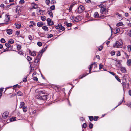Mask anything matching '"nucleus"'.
I'll list each match as a JSON object with an SVG mask.
<instances>
[{
    "instance_id": "f257e3e1",
    "label": "nucleus",
    "mask_w": 131,
    "mask_h": 131,
    "mask_svg": "<svg viewBox=\"0 0 131 131\" xmlns=\"http://www.w3.org/2000/svg\"><path fill=\"white\" fill-rule=\"evenodd\" d=\"M45 51V49H42L41 50V51L39 52V54L37 56L36 58L35 59L34 62L33 64V66L35 67L37 66V64L40 60L42 55V54H41V55H40L41 53H43Z\"/></svg>"
},
{
    "instance_id": "f03ea898",
    "label": "nucleus",
    "mask_w": 131,
    "mask_h": 131,
    "mask_svg": "<svg viewBox=\"0 0 131 131\" xmlns=\"http://www.w3.org/2000/svg\"><path fill=\"white\" fill-rule=\"evenodd\" d=\"M123 43L122 40H119L118 41L116 42L115 45H113L114 47L115 46L117 48H122V45Z\"/></svg>"
},
{
    "instance_id": "7ed1b4c3",
    "label": "nucleus",
    "mask_w": 131,
    "mask_h": 131,
    "mask_svg": "<svg viewBox=\"0 0 131 131\" xmlns=\"http://www.w3.org/2000/svg\"><path fill=\"white\" fill-rule=\"evenodd\" d=\"M84 7L83 6L80 5L76 10L77 12L79 14H80L84 11Z\"/></svg>"
},
{
    "instance_id": "20e7f679",
    "label": "nucleus",
    "mask_w": 131,
    "mask_h": 131,
    "mask_svg": "<svg viewBox=\"0 0 131 131\" xmlns=\"http://www.w3.org/2000/svg\"><path fill=\"white\" fill-rule=\"evenodd\" d=\"M47 96H48L45 95L41 96L39 94L36 96V97L37 99L40 100H46L47 98Z\"/></svg>"
},
{
    "instance_id": "39448f33",
    "label": "nucleus",
    "mask_w": 131,
    "mask_h": 131,
    "mask_svg": "<svg viewBox=\"0 0 131 131\" xmlns=\"http://www.w3.org/2000/svg\"><path fill=\"white\" fill-rule=\"evenodd\" d=\"M8 114L9 113L7 111H5L3 114L2 117L3 118L6 119L8 117Z\"/></svg>"
},
{
    "instance_id": "423d86ee",
    "label": "nucleus",
    "mask_w": 131,
    "mask_h": 131,
    "mask_svg": "<svg viewBox=\"0 0 131 131\" xmlns=\"http://www.w3.org/2000/svg\"><path fill=\"white\" fill-rule=\"evenodd\" d=\"M47 23L49 26H51L54 24L53 21H52L51 20L50 18H48L47 19Z\"/></svg>"
},
{
    "instance_id": "0eeeda50",
    "label": "nucleus",
    "mask_w": 131,
    "mask_h": 131,
    "mask_svg": "<svg viewBox=\"0 0 131 131\" xmlns=\"http://www.w3.org/2000/svg\"><path fill=\"white\" fill-rule=\"evenodd\" d=\"M37 13L39 15H42L43 14L44 11L41 9H37Z\"/></svg>"
},
{
    "instance_id": "6e6552de",
    "label": "nucleus",
    "mask_w": 131,
    "mask_h": 131,
    "mask_svg": "<svg viewBox=\"0 0 131 131\" xmlns=\"http://www.w3.org/2000/svg\"><path fill=\"white\" fill-rule=\"evenodd\" d=\"M25 106V103L24 102H20L19 106V108H22L23 107Z\"/></svg>"
},
{
    "instance_id": "1a4fd4ad",
    "label": "nucleus",
    "mask_w": 131,
    "mask_h": 131,
    "mask_svg": "<svg viewBox=\"0 0 131 131\" xmlns=\"http://www.w3.org/2000/svg\"><path fill=\"white\" fill-rule=\"evenodd\" d=\"M106 10V8L105 7L102 8H101V9L100 10V12L101 14H103Z\"/></svg>"
},
{
    "instance_id": "9d476101",
    "label": "nucleus",
    "mask_w": 131,
    "mask_h": 131,
    "mask_svg": "<svg viewBox=\"0 0 131 131\" xmlns=\"http://www.w3.org/2000/svg\"><path fill=\"white\" fill-rule=\"evenodd\" d=\"M120 68V70L122 72L125 73L126 72V71L125 68L121 66Z\"/></svg>"
},
{
    "instance_id": "9b49d317",
    "label": "nucleus",
    "mask_w": 131,
    "mask_h": 131,
    "mask_svg": "<svg viewBox=\"0 0 131 131\" xmlns=\"http://www.w3.org/2000/svg\"><path fill=\"white\" fill-rule=\"evenodd\" d=\"M15 25L16 27L18 29L20 28L21 27V24L19 23H16Z\"/></svg>"
},
{
    "instance_id": "f8f14e48",
    "label": "nucleus",
    "mask_w": 131,
    "mask_h": 131,
    "mask_svg": "<svg viewBox=\"0 0 131 131\" xmlns=\"http://www.w3.org/2000/svg\"><path fill=\"white\" fill-rule=\"evenodd\" d=\"M47 13L51 17H53V14L52 11L51 10L48 11L47 12Z\"/></svg>"
},
{
    "instance_id": "ddd939ff",
    "label": "nucleus",
    "mask_w": 131,
    "mask_h": 131,
    "mask_svg": "<svg viewBox=\"0 0 131 131\" xmlns=\"http://www.w3.org/2000/svg\"><path fill=\"white\" fill-rule=\"evenodd\" d=\"M7 33L9 35L11 34L12 33V30L10 29H7L6 30Z\"/></svg>"
},
{
    "instance_id": "4468645a",
    "label": "nucleus",
    "mask_w": 131,
    "mask_h": 131,
    "mask_svg": "<svg viewBox=\"0 0 131 131\" xmlns=\"http://www.w3.org/2000/svg\"><path fill=\"white\" fill-rule=\"evenodd\" d=\"M22 108L23 111L25 113L27 112V108L26 106H24Z\"/></svg>"
},
{
    "instance_id": "2eb2a0df",
    "label": "nucleus",
    "mask_w": 131,
    "mask_h": 131,
    "mask_svg": "<svg viewBox=\"0 0 131 131\" xmlns=\"http://www.w3.org/2000/svg\"><path fill=\"white\" fill-rule=\"evenodd\" d=\"M43 25L42 22H38L37 23V26L39 27H41Z\"/></svg>"
},
{
    "instance_id": "dca6fc26",
    "label": "nucleus",
    "mask_w": 131,
    "mask_h": 131,
    "mask_svg": "<svg viewBox=\"0 0 131 131\" xmlns=\"http://www.w3.org/2000/svg\"><path fill=\"white\" fill-rule=\"evenodd\" d=\"M115 65L117 67L119 68H120L122 66L121 62L115 63Z\"/></svg>"
},
{
    "instance_id": "f3484780",
    "label": "nucleus",
    "mask_w": 131,
    "mask_h": 131,
    "mask_svg": "<svg viewBox=\"0 0 131 131\" xmlns=\"http://www.w3.org/2000/svg\"><path fill=\"white\" fill-rule=\"evenodd\" d=\"M29 53L31 56H35L36 55V52L34 51L31 52V51H30Z\"/></svg>"
},
{
    "instance_id": "a211bd4d",
    "label": "nucleus",
    "mask_w": 131,
    "mask_h": 131,
    "mask_svg": "<svg viewBox=\"0 0 131 131\" xmlns=\"http://www.w3.org/2000/svg\"><path fill=\"white\" fill-rule=\"evenodd\" d=\"M94 17L95 18H98L99 17V15L98 12H96L94 13Z\"/></svg>"
},
{
    "instance_id": "6ab92c4d",
    "label": "nucleus",
    "mask_w": 131,
    "mask_h": 131,
    "mask_svg": "<svg viewBox=\"0 0 131 131\" xmlns=\"http://www.w3.org/2000/svg\"><path fill=\"white\" fill-rule=\"evenodd\" d=\"M64 23L68 27H70L72 26V24L70 23H68L67 22H66Z\"/></svg>"
},
{
    "instance_id": "aec40b11",
    "label": "nucleus",
    "mask_w": 131,
    "mask_h": 131,
    "mask_svg": "<svg viewBox=\"0 0 131 131\" xmlns=\"http://www.w3.org/2000/svg\"><path fill=\"white\" fill-rule=\"evenodd\" d=\"M32 4H33L34 6L32 7V9H35L38 8V6L37 4H35L34 3H32Z\"/></svg>"
},
{
    "instance_id": "412c9836",
    "label": "nucleus",
    "mask_w": 131,
    "mask_h": 131,
    "mask_svg": "<svg viewBox=\"0 0 131 131\" xmlns=\"http://www.w3.org/2000/svg\"><path fill=\"white\" fill-rule=\"evenodd\" d=\"M42 28L45 31H48V27L46 26H43Z\"/></svg>"
},
{
    "instance_id": "4be33fe9",
    "label": "nucleus",
    "mask_w": 131,
    "mask_h": 131,
    "mask_svg": "<svg viewBox=\"0 0 131 131\" xmlns=\"http://www.w3.org/2000/svg\"><path fill=\"white\" fill-rule=\"evenodd\" d=\"M124 97H123V100L121 101L120 102V103H119L118 105H117V106H116L115 108H114V109H115V108H116L118 106L120 105L122 103H124L125 102V101H124L123 100L124 99Z\"/></svg>"
},
{
    "instance_id": "5701e85b",
    "label": "nucleus",
    "mask_w": 131,
    "mask_h": 131,
    "mask_svg": "<svg viewBox=\"0 0 131 131\" xmlns=\"http://www.w3.org/2000/svg\"><path fill=\"white\" fill-rule=\"evenodd\" d=\"M74 5V4H72L70 6L69 8V12H71L72 10V7H73Z\"/></svg>"
},
{
    "instance_id": "b1692460",
    "label": "nucleus",
    "mask_w": 131,
    "mask_h": 131,
    "mask_svg": "<svg viewBox=\"0 0 131 131\" xmlns=\"http://www.w3.org/2000/svg\"><path fill=\"white\" fill-rule=\"evenodd\" d=\"M16 118L15 117H12V118H10L9 120L11 122L14 121H16Z\"/></svg>"
},
{
    "instance_id": "393cba45",
    "label": "nucleus",
    "mask_w": 131,
    "mask_h": 131,
    "mask_svg": "<svg viewBox=\"0 0 131 131\" xmlns=\"http://www.w3.org/2000/svg\"><path fill=\"white\" fill-rule=\"evenodd\" d=\"M127 63L129 66H130L131 64V60L130 59L128 60Z\"/></svg>"
},
{
    "instance_id": "a878e982",
    "label": "nucleus",
    "mask_w": 131,
    "mask_h": 131,
    "mask_svg": "<svg viewBox=\"0 0 131 131\" xmlns=\"http://www.w3.org/2000/svg\"><path fill=\"white\" fill-rule=\"evenodd\" d=\"M114 31L116 33H117L119 32L120 29L119 28H116L114 30Z\"/></svg>"
},
{
    "instance_id": "bb28decb",
    "label": "nucleus",
    "mask_w": 131,
    "mask_h": 131,
    "mask_svg": "<svg viewBox=\"0 0 131 131\" xmlns=\"http://www.w3.org/2000/svg\"><path fill=\"white\" fill-rule=\"evenodd\" d=\"M17 94L18 96H21L23 95V94L20 91H19L17 92Z\"/></svg>"
},
{
    "instance_id": "cd10ccee",
    "label": "nucleus",
    "mask_w": 131,
    "mask_h": 131,
    "mask_svg": "<svg viewBox=\"0 0 131 131\" xmlns=\"http://www.w3.org/2000/svg\"><path fill=\"white\" fill-rule=\"evenodd\" d=\"M65 29V28L63 26H60V28H59V30H62V31H64Z\"/></svg>"
},
{
    "instance_id": "c85d7f7f",
    "label": "nucleus",
    "mask_w": 131,
    "mask_h": 131,
    "mask_svg": "<svg viewBox=\"0 0 131 131\" xmlns=\"http://www.w3.org/2000/svg\"><path fill=\"white\" fill-rule=\"evenodd\" d=\"M88 74H84L83 75H80L79 77V79H82V78H83V77H85V76H86V75H87L88 74Z\"/></svg>"
},
{
    "instance_id": "c756f323",
    "label": "nucleus",
    "mask_w": 131,
    "mask_h": 131,
    "mask_svg": "<svg viewBox=\"0 0 131 131\" xmlns=\"http://www.w3.org/2000/svg\"><path fill=\"white\" fill-rule=\"evenodd\" d=\"M87 126V124L86 123H83L82 125V128H85Z\"/></svg>"
},
{
    "instance_id": "7c9ffc66",
    "label": "nucleus",
    "mask_w": 131,
    "mask_h": 131,
    "mask_svg": "<svg viewBox=\"0 0 131 131\" xmlns=\"http://www.w3.org/2000/svg\"><path fill=\"white\" fill-rule=\"evenodd\" d=\"M123 23L122 22H119L118 23H117L116 24V25L117 26H122L123 25Z\"/></svg>"
},
{
    "instance_id": "2f4dec72",
    "label": "nucleus",
    "mask_w": 131,
    "mask_h": 131,
    "mask_svg": "<svg viewBox=\"0 0 131 131\" xmlns=\"http://www.w3.org/2000/svg\"><path fill=\"white\" fill-rule=\"evenodd\" d=\"M41 19L43 21H45L46 19V17L44 16H41Z\"/></svg>"
},
{
    "instance_id": "473e14b6",
    "label": "nucleus",
    "mask_w": 131,
    "mask_h": 131,
    "mask_svg": "<svg viewBox=\"0 0 131 131\" xmlns=\"http://www.w3.org/2000/svg\"><path fill=\"white\" fill-rule=\"evenodd\" d=\"M5 45L7 48H9L11 46L8 43H7L5 44Z\"/></svg>"
},
{
    "instance_id": "72a5a7b5",
    "label": "nucleus",
    "mask_w": 131,
    "mask_h": 131,
    "mask_svg": "<svg viewBox=\"0 0 131 131\" xmlns=\"http://www.w3.org/2000/svg\"><path fill=\"white\" fill-rule=\"evenodd\" d=\"M93 124L91 123V122H90L89 123V127L90 129H92V128L93 126Z\"/></svg>"
},
{
    "instance_id": "f704fd0d",
    "label": "nucleus",
    "mask_w": 131,
    "mask_h": 131,
    "mask_svg": "<svg viewBox=\"0 0 131 131\" xmlns=\"http://www.w3.org/2000/svg\"><path fill=\"white\" fill-rule=\"evenodd\" d=\"M53 36V35L52 34H48L47 35V38H49L52 37Z\"/></svg>"
},
{
    "instance_id": "c9c22d12",
    "label": "nucleus",
    "mask_w": 131,
    "mask_h": 131,
    "mask_svg": "<svg viewBox=\"0 0 131 131\" xmlns=\"http://www.w3.org/2000/svg\"><path fill=\"white\" fill-rule=\"evenodd\" d=\"M128 50L129 52H130L131 51V45H129L127 46Z\"/></svg>"
},
{
    "instance_id": "e433bc0d",
    "label": "nucleus",
    "mask_w": 131,
    "mask_h": 131,
    "mask_svg": "<svg viewBox=\"0 0 131 131\" xmlns=\"http://www.w3.org/2000/svg\"><path fill=\"white\" fill-rule=\"evenodd\" d=\"M8 42L11 44H13L14 43V41L13 39H11L9 40Z\"/></svg>"
},
{
    "instance_id": "4c0bfd02",
    "label": "nucleus",
    "mask_w": 131,
    "mask_h": 131,
    "mask_svg": "<svg viewBox=\"0 0 131 131\" xmlns=\"http://www.w3.org/2000/svg\"><path fill=\"white\" fill-rule=\"evenodd\" d=\"M60 26H62L61 24H58L57 26L55 27L56 29H59Z\"/></svg>"
},
{
    "instance_id": "58836bf2",
    "label": "nucleus",
    "mask_w": 131,
    "mask_h": 131,
    "mask_svg": "<svg viewBox=\"0 0 131 131\" xmlns=\"http://www.w3.org/2000/svg\"><path fill=\"white\" fill-rule=\"evenodd\" d=\"M21 46L19 45H17V48L18 50H20L21 48Z\"/></svg>"
},
{
    "instance_id": "ea45409f",
    "label": "nucleus",
    "mask_w": 131,
    "mask_h": 131,
    "mask_svg": "<svg viewBox=\"0 0 131 131\" xmlns=\"http://www.w3.org/2000/svg\"><path fill=\"white\" fill-rule=\"evenodd\" d=\"M23 81L24 82H26L27 81V77H26V78H23Z\"/></svg>"
},
{
    "instance_id": "a19ab883",
    "label": "nucleus",
    "mask_w": 131,
    "mask_h": 131,
    "mask_svg": "<svg viewBox=\"0 0 131 131\" xmlns=\"http://www.w3.org/2000/svg\"><path fill=\"white\" fill-rule=\"evenodd\" d=\"M27 59L28 61L31 60H32V58L29 56H27Z\"/></svg>"
},
{
    "instance_id": "79ce46f5",
    "label": "nucleus",
    "mask_w": 131,
    "mask_h": 131,
    "mask_svg": "<svg viewBox=\"0 0 131 131\" xmlns=\"http://www.w3.org/2000/svg\"><path fill=\"white\" fill-rule=\"evenodd\" d=\"M50 9L51 10H54L55 9V6L54 5L51 6L50 7Z\"/></svg>"
},
{
    "instance_id": "37998d69",
    "label": "nucleus",
    "mask_w": 131,
    "mask_h": 131,
    "mask_svg": "<svg viewBox=\"0 0 131 131\" xmlns=\"http://www.w3.org/2000/svg\"><path fill=\"white\" fill-rule=\"evenodd\" d=\"M45 2L47 5H49L50 2V0H46Z\"/></svg>"
},
{
    "instance_id": "c03bdc74",
    "label": "nucleus",
    "mask_w": 131,
    "mask_h": 131,
    "mask_svg": "<svg viewBox=\"0 0 131 131\" xmlns=\"http://www.w3.org/2000/svg\"><path fill=\"white\" fill-rule=\"evenodd\" d=\"M1 42L2 43H5V40L3 38H1L0 40Z\"/></svg>"
},
{
    "instance_id": "a18cd8bd",
    "label": "nucleus",
    "mask_w": 131,
    "mask_h": 131,
    "mask_svg": "<svg viewBox=\"0 0 131 131\" xmlns=\"http://www.w3.org/2000/svg\"><path fill=\"white\" fill-rule=\"evenodd\" d=\"M110 54L112 56H113L115 55V52L114 51H113L111 52Z\"/></svg>"
},
{
    "instance_id": "49530a36",
    "label": "nucleus",
    "mask_w": 131,
    "mask_h": 131,
    "mask_svg": "<svg viewBox=\"0 0 131 131\" xmlns=\"http://www.w3.org/2000/svg\"><path fill=\"white\" fill-rule=\"evenodd\" d=\"M115 78L119 82H121V80L119 78L118 76L117 75H115Z\"/></svg>"
},
{
    "instance_id": "de8ad7c7",
    "label": "nucleus",
    "mask_w": 131,
    "mask_h": 131,
    "mask_svg": "<svg viewBox=\"0 0 131 131\" xmlns=\"http://www.w3.org/2000/svg\"><path fill=\"white\" fill-rule=\"evenodd\" d=\"M98 118V116H94L93 118V120L95 121H97Z\"/></svg>"
},
{
    "instance_id": "09e8293b",
    "label": "nucleus",
    "mask_w": 131,
    "mask_h": 131,
    "mask_svg": "<svg viewBox=\"0 0 131 131\" xmlns=\"http://www.w3.org/2000/svg\"><path fill=\"white\" fill-rule=\"evenodd\" d=\"M89 120L91 121L93 120V117L92 116H89Z\"/></svg>"
},
{
    "instance_id": "8fccbe9b",
    "label": "nucleus",
    "mask_w": 131,
    "mask_h": 131,
    "mask_svg": "<svg viewBox=\"0 0 131 131\" xmlns=\"http://www.w3.org/2000/svg\"><path fill=\"white\" fill-rule=\"evenodd\" d=\"M33 79L34 81H38V79L36 77H33Z\"/></svg>"
},
{
    "instance_id": "3c124183",
    "label": "nucleus",
    "mask_w": 131,
    "mask_h": 131,
    "mask_svg": "<svg viewBox=\"0 0 131 131\" xmlns=\"http://www.w3.org/2000/svg\"><path fill=\"white\" fill-rule=\"evenodd\" d=\"M37 44L39 46H41L42 45V43L40 42H38L37 43Z\"/></svg>"
},
{
    "instance_id": "603ef678",
    "label": "nucleus",
    "mask_w": 131,
    "mask_h": 131,
    "mask_svg": "<svg viewBox=\"0 0 131 131\" xmlns=\"http://www.w3.org/2000/svg\"><path fill=\"white\" fill-rule=\"evenodd\" d=\"M103 48V46H100V48H98V50H99V51H101L102 50V49Z\"/></svg>"
},
{
    "instance_id": "864d4df0",
    "label": "nucleus",
    "mask_w": 131,
    "mask_h": 131,
    "mask_svg": "<svg viewBox=\"0 0 131 131\" xmlns=\"http://www.w3.org/2000/svg\"><path fill=\"white\" fill-rule=\"evenodd\" d=\"M79 17H76L75 18V19L77 20H75V22H77L79 20Z\"/></svg>"
},
{
    "instance_id": "5fc2aeb1",
    "label": "nucleus",
    "mask_w": 131,
    "mask_h": 131,
    "mask_svg": "<svg viewBox=\"0 0 131 131\" xmlns=\"http://www.w3.org/2000/svg\"><path fill=\"white\" fill-rule=\"evenodd\" d=\"M103 67V66L101 64H99V69H101Z\"/></svg>"
},
{
    "instance_id": "6e6d98bb",
    "label": "nucleus",
    "mask_w": 131,
    "mask_h": 131,
    "mask_svg": "<svg viewBox=\"0 0 131 131\" xmlns=\"http://www.w3.org/2000/svg\"><path fill=\"white\" fill-rule=\"evenodd\" d=\"M99 7L101 8H104L105 7H104V5L102 4H101L99 5Z\"/></svg>"
},
{
    "instance_id": "4d7b16f0",
    "label": "nucleus",
    "mask_w": 131,
    "mask_h": 131,
    "mask_svg": "<svg viewBox=\"0 0 131 131\" xmlns=\"http://www.w3.org/2000/svg\"><path fill=\"white\" fill-rule=\"evenodd\" d=\"M28 38H29V39L30 40H31L32 39V37L31 35H29Z\"/></svg>"
},
{
    "instance_id": "13d9d810",
    "label": "nucleus",
    "mask_w": 131,
    "mask_h": 131,
    "mask_svg": "<svg viewBox=\"0 0 131 131\" xmlns=\"http://www.w3.org/2000/svg\"><path fill=\"white\" fill-rule=\"evenodd\" d=\"M106 17L105 15H101L100 16V17L102 18H103L104 17Z\"/></svg>"
},
{
    "instance_id": "bf43d9fd",
    "label": "nucleus",
    "mask_w": 131,
    "mask_h": 131,
    "mask_svg": "<svg viewBox=\"0 0 131 131\" xmlns=\"http://www.w3.org/2000/svg\"><path fill=\"white\" fill-rule=\"evenodd\" d=\"M18 53L20 55H23V52L22 51H19L18 52Z\"/></svg>"
},
{
    "instance_id": "052dcab7",
    "label": "nucleus",
    "mask_w": 131,
    "mask_h": 131,
    "mask_svg": "<svg viewBox=\"0 0 131 131\" xmlns=\"http://www.w3.org/2000/svg\"><path fill=\"white\" fill-rule=\"evenodd\" d=\"M93 65L94 66V68H96L97 67V65L95 62H94Z\"/></svg>"
},
{
    "instance_id": "680f3d73",
    "label": "nucleus",
    "mask_w": 131,
    "mask_h": 131,
    "mask_svg": "<svg viewBox=\"0 0 131 131\" xmlns=\"http://www.w3.org/2000/svg\"><path fill=\"white\" fill-rule=\"evenodd\" d=\"M30 23H31V24L32 25H36V24L33 21H31L30 22Z\"/></svg>"
},
{
    "instance_id": "e2e57ef3",
    "label": "nucleus",
    "mask_w": 131,
    "mask_h": 131,
    "mask_svg": "<svg viewBox=\"0 0 131 131\" xmlns=\"http://www.w3.org/2000/svg\"><path fill=\"white\" fill-rule=\"evenodd\" d=\"M24 0H20L19 1L20 4H23L24 3Z\"/></svg>"
},
{
    "instance_id": "0e129e2a",
    "label": "nucleus",
    "mask_w": 131,
    "mask_h": 131,
    "mask_svg": "<svg viewBox=\"0 0 131 131\" xmlns=\"http://www.w3.org/2000/svg\"><path fill=\"white\" fill-rule=\"evenodd\" d=\"M109 72L110 74H111L112 75H113V76H115V74L113 72L110 71V72Z\"/></svg>"
},
{
    "instance_id": "69168bd1",
    "label": "nucleus",
    "mask_w": 131,
    "mask_h": 131,
    "mask_svg": "<svg viewBox=\"0 0 131 131\" xmlns=\"http://www.w3.org/2000/svg\"><path fill=\"white\" fill-rule=\"evenodd\" d=\"M122 85L123 86V89L125 88L126 86V84L125 83H123L122 84Z\"/></svg>"
},
{
    "instance_id": "338daca9",
    "label": "nucleus",
    "mask_w": 131,
    "mask_h": 131,
    "mask_svg": "<svg viewBox=\"0 0 131 131\" xmlns=\"http://www.w3.org/2000/svg\"><path fill=\"white\" fill-rule=\"evenodd\" d=\"M93 65V64L92 63L91 64V65H90L89 67V69H91Z\"/></svg>"
},
{
    "instance_id": "774afa93",
    "label": "nucleus",
    "mask_w": 131,
    "mask_h": 131,
    "mask_svg": "<svg viewBox=\"0 0 131 131\" xmlns=\"http://www.w3.org/2000/svg\"><path fill=\"white\" fill-rule=\"evenodd\" d=\"M128 35L130 37H131V30L128 32Z\"/></svg>"
}]
</instances>
